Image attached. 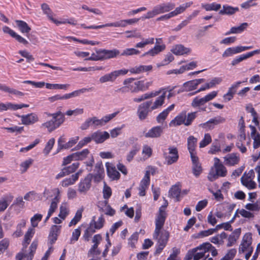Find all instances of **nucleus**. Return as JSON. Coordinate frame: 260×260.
<instances>
[{
  "mask_svg": "<svg viewBox=\"0 0 260 260\" xmlns=\"http://www.w3.org/2000/svg\"><path fill=\"white\" fill-rule=\"evenodd\" d=\"M55 143L54 138H51L47 142L44 149H43V153L45 155H48L51 150L52 149Z\"/></svg>",
  "mask_w": 260,
  "mask_h": 260,
  "instance_id": "obj_59",
  "label": "nucleus"
},
{
  "mask_svg": "<svg viewBox=\"0 0 260 260\" xmlns=\"http://www.w3.org/2000/svg\"><path fill=\"white\" fill-rule=\"evenodd\" d=\"M166 49L165 44L155 45L152 48L142 55V56H155Z\"/></svg>",
  "mask_w": 260,
  "mask_h": 260,
  "instance_id": "obj_38",
  "label": "nucleus"
},
{
  "mask_svg": "<svg viewBox=\"0 0 260 260\" xmlns=\"http://www.w3.org/2000/svg\"><path fill=\"white\" fill-rule=\"evenodd\" d=\"M82 171L80 170L77 173L73 174L70 178H66L62 180L61 184L63 187H67L73 185L78 179L79 176L81 174Z\"/></svg>",
  "mask_w": 260,
  "mask_h": 260,
  "instance_id": "obj_43",
  "label": "nucleus"
},
{
  "mask_svg": "<svg viewBox=\"0 0 260 260\" xmlns=\"http://www.w3.org/2000/svg\"><path fill=\"white\" fill-rule=\"evenodd\" d=\"M215 171L219 177H224L227 174V170L224 166L220 162V159L217 157L214 158Z\"/></svg>",
  "mask_w": 260,
  "mask_h": 260,
  "instance_id": "obj_30",
  "label": "nucleus"
},
{
  "mask_svg": "<svg viewBox=\"0 0 260 260\" xmlns=\"http://www.w3.org/2000/svg\"><path fill=\"white\" fill-rule=\"evenodd\" d=\"M139 151V148L138 147L136 146L133 147V149L126 155V160L129 162H131Z\"/></svg>",
  "mask_w": 260,
  "mask_h": 260,
  "instance_id": "obj_62",
  "label": "nucleus"
},
{
  "mask_svg": "<svg viewBox=\"0 0 260 260\" xmlns=\"http://www.w3.org/2000/svg\"><path fill=\"white\" fill-rule=\"evenodd\" d=\"M128 73L126 69H121L113 71L109 74H107L102 76L99 81L101 83H104L107 82H114L116 78L120 75H124Z\"/></svg>",
  "mask_w": 260,
  "mask_h": 260,
  "instance_id": "obj_7",
  "label": "nucleus"
},
{
  "mask_svg": "<svg viewBox=\"0 0 260 260\" xmlns=\"http://www.w3.org/2000/svg\"><path fill=\"white\" fill-rule=\"evenodd\" d=\"M92 174H88L84 179L81 180L78 184V191L81 193H86L91 187Z\"/></svg>",
  "mask_w": 260,
  "mask_h": 260,
  "instance_id": "obj_13",
  "label": "nucleus"
},
{
  "mask_svg": "<svg viewBox=\"0 0 260 260\" xmlns=\"http://www.w3.org/2000/svg\"><path fill=\"white\" fill-rule=\"evenodd\" d=\"M198 139L193 136H190L187 139V149L189 152L190 156L197 155L196 147Z\"/></svg>",
  "mask_w": 260,
  "mask_h": 260,
  "instance_id": "obj_36",
  "label": "nucleus"
},
{
  "mask_svg": "<svg viewBox=\"0 0 260 260\" xmlns=\"http://www.w3.org/2000/svg\"><path fill=\"white\" fill-rule=\"evenodd\" d=\"M252 48V46H236L227 48L222 53V56L226 58L232 56L234 54L239 53L244 51Z\"/></svg>",
  "mask_w": 260,
  "mask_h": 260,
  "instance_id": "obj_16",
  "label": "nucleus"
},
{
  "mask_svg": "<svg viewBox=\"0 0 260 260\" xmlns=\"http://www.w3.org/2000/svg\"><path fill=\"white\" fill-rule=\"evenodd\" d=\"M92 87L89 88H83L79 90H77L73 91L72 92L69 93H66L63 95H61V100H67L74 97L78 96L81 93H83L85 92L90 91L92 89Z\"/></svg>",
  "mask_w": 260,
  "mask_h": 260,
  "instance_id": "obj_42",
  "label": "nucleus"
},
{
  "mask_svg": "<svg viewBox=\"0 0 260 260\" xmlns=\"http://www.w3.org/2000/svg\"><path fill=\"white\" fill-rule=\"evenodd\" d=\"M169 194L172 198H175L176 201H179L181 194V189L178 186H173L169 191Z\"/></svg>",
  "mask_w": 260,
  "mask_h": 260,
  "instance_id": "obj_54",
  "label": "nucleus"
},
{
  "mask_svg": "<svg viewBox=\"0 0 260 260\" xmlns=\"http://www.w3.org/2000/svg\"><path fill=\"white\" fill-rule=\"evenodd\" d=\"M224 164L228 166H234L239 164L240 158L238 153H232L223 157Z\"/></svg>",
  "mask_w": 260,
  "mask_h": 260,
  "instance_id": "obj_21",
  "label": "nucleus"
},
{
  "mask_svg": "<svg viewBox=\"0 0 260 260\" xmlns=\"http://www.w3.org/2000/svg\"><path fill=\"white\" fill-rule=\"evenodd\" d=\"M70 212L69 207L66 203H62L59 207L58 217L64 220Z\"/></svg>",
  "mask_w": 260,
  "mask_h": 260,
  "instance_id": "obj_50",
  "label": "nucleus"
},
{
  "mask_svg": "<svg viewBox=\"0 0 260 260\" xmlns=\"http://www.w3.org/2000/svg\"><path fill=\"white\" fill-rule=\"evenodd\" d=\"M14 198L11 193L4 195L0 199V212H4L9 206Z\"/></svg>",
  "mask_w": 260,
  "mask_h": 260,
  "instance_id": "obj_32",
  "label": "nucleus"
},
{
  "mask_svg": "<svg viewBox=\"0 0 260 260\" xmlns=\"http://www.w3.org/2000/svg\"><path fill=\"white\" fill-rule=\"evenodd\" d=\"M142 154L143 157L141 158V160H145L150 157L152 154V149L149 146L144 145L142 148Z\"/></svg>",
  "mask_w": 260,
  "mask_h": 260,
  "instance_id": "obj_53",
  "label": "nucleus"
},
{
  "mask_svg": "<svg viewBox=\"0 0 260 260\" xmlns=\"http://www.w3.org/2000/svg\"><path fill=\"white\" fill-rule=\"evenodd\" d=\"M212 141V139L209 134H205L203 139L200 142L199 146L200 148H204L209 144Z\"/></svg>",
  "mask_w": 260,
  "mask_h": 260,
  "instance_id": "obj_61",
  "label": "nucleus"
},
{
  "mask_svg": "<svg viewBox=\"0 0 260 260\" xmlns=\"http://www.w3.org/2000/svg\"><path fill=\"white\" fill-rule=\"evenodd\" d=\"M171 51L175 55H182L187 54L191 52L189 48L185 47L183 45L179 44L174 46L171 49Z\"/></svg>",
  "mask_w": 260,
  "mask_h": 260,
  "instance_id": "obj_40",
  "label": "nucleus"
},
{
  "mask_svg": "<svg viewBox=\"0 0 260 260\" xmlns=\"http://www.w3.org/2000/svg\"><path fill=\"white\" fill-rule=\"evenodd\" d=\"M90 152L88 149H84L83 150L74 153L75 160H82L85 159L89 155Z\"/></svg>",
  "mask_w": 260,
  "mask_h": 260,
  "instance_id": "obj_52",
  "label": "nucleus"
},
{
  "mask_svg": "<svg viewBox=\"0 0 260 260\" xmlns=\"http://www.w3.org/2000/svg\"><path fill=\"white\" fill-rule=\"evenodd\" d=\"M43 215L41 214H36L30 218L31 225L32 228L38 226L39 222L42 220Z\"/></svg>",
  "mask_w": 260,
  "mask_h": 260,
  "instance_id": "obj_60",
  "label": "nucleus"
},
{
  "mask_svg": "<svg viewBox=\"0 0 260 260\" xmlns=\"http://www.w3.org/2000/svg\"><path fill=\"white\" fill-rule=\"evenodd\" d=\"M79 139V137L76 136L72 138L68 142L64 143L66 142L65 138L62 136L60 137L57 141V153L60 151L62 149H68L71 148L77 143Z\"/></svg>",
  "mask_w": 260,
  "mask_h": 260,
  "instance_id": "obj_11",
  "label": "nucleus"
},
{
  "mask_svg": "<svg viewBox=\"0 0 260 260\" xmlns=\"http://www.w3.org/2000/svg\"><path fill=\"white\" fill-rule=\"evenodd\" d=\"M152 66L151 65H140L131 68L129 70H127L128 72L129 71L131 74H139L144 72L150 71L152 70Z\"/></svg>",
  "mask_w": 260,
  "mask_h": 260,
  "instance_id": "obj_39",
  "label": "nucleus"
},
{
  "mask_svg": "<svg viewBox=\"0 0 260 260\" xmlns=\"http://www.w3.org/2000/svg\"><path fill=\"white\" fill-rule=\"evenodd\" d=\"M8 110H17V104L11 103H6V104L1 103L0 111H7Z\"/></svg>",
  "mask_w": 260,
  "mask_h": 260,
  "instance_id": "obj_58",
  "label": "nucleus"
},
{
  "mask_svg": "<svg viewBox=\"0 0 260 260\" xmlns=\"http://www.w3.org/2000/svg\"><path fill=\"white\" fill-rule=\"evenodd\" d=\"M59 196L60 190L58 188H54L51 189H45L43 192V196L46 199H49V198L54 196V198L52 200L50 204H52L53 202H54L56 203V208H57V205L59 202Z\"/></svg>",
  "mask_w": 260,
  "mask_h": 260,
  "instance_id": "obj_15",
  "label": "nucleus"
},
{
  "mask_svg": "<svg viewBox=\"0 0 260 260\" xmlns=\"http://www.w3.org/2000/svg\"><path fill=\"white\" fill-rule=\"evenodd\" d=\"M202 7L205 9L207 11H217L221 8V5L216 3H213L211 4H202Z\"/></svg>",
  "mask_w": 260,
  "mask_h": 260,
  "instance_id": "obj_56",
  "label": "nucleus"
},
{
  "mask_svg": "<svg viewBox=\"0 0 260 260\" xmlns=\"http://www.w3.org/2000/svg\"><path fill=\"white\" fill-rule=\"evenodd\" d=\"M35 230L34 228L30 227L28 229L24 235V241L23 243V245L24 247H27V245L29 244L31 239L32 238L35 234Z\"/></svg>",
  "mask_w": 260,
  "mask_h": 260,
  "instance_id": "obj_47",
  "label": "nucleus"
},
{
  "mask_svg": "<svg viewBox=\"0 0 260 260\" xmlns=\"http://www.w3.org/2000/svg\"><path fill=\"white\" fill-rule=\"evenodd\" d=\"M238 8H234L229 5H223L222 9L219 12L220 15H233L238 11Z\"/></svg>",
  "mask_w": 260,
  "mask_h": 260,
  "instance_id": "obj_48",
  "label": "nucleus"
},
{
  "mask_svg": "<svg viewBox=\"0 0 260 260\" xmlns=\"http://www.w3.org/2000/svg\"><path fill=\"white\" fill-rule=\"evenodd\" d=\"M260 53V49H257L254 50L253 51L248 52L246 54H242L239 56H238L234 58L231 62V64L233 66L237 65L240 62L244 60H245L255 54H259Z\"/></svg>",
  "mask_w": 260,
  "mask_h": 260,
  "instance_id": "obj_31",
  "label": "nucleus"
},
{
  "mask_svg": "<svg viewBox=\"0 0 260 260\" xmlns=\"http://www.w3.org/2000/svg\"><path fill=\"white\" fill-rule=\"evenodd\" d=\"M241 83V81L237 82L229 88L228 92L223 96L224 101L229 102L233 98L234 95L236 92L237 88L239 87Z\"/></svg>",
  "mask_w": 260,
  "mask_h": 260,
  "instance_id": "obj_34",
  "label": "nucleus"
},
{
  "mask_svg": "<svg viewBox=\"0 0 260 260\" xmlns=\"http://www.w3.org/2000/svg\"><path fill=\"white\" fill-rule=\"evenodd\" d=\"M107 175L113 180H118L120 177V173L116 170L115 167L111 163L106 164Z\"/></svg>",
  "mask_w": 260,
  "mask_h": 260,
  "instance_id": "obj_29",
  "label": "nucleus"
},
{
  "mask_svg": "<svg viewBox=\"0 0 260 260\" xmlns=\"http://www.w3.org/2000/svg\"><path fill=\"white\" fill-rule=\"evenodd\" d=\"M157 91H160L159 94H161V95L157 97L154 101L152 100L147 101L153 111L161 108L165 103L166 90L164 89L159 88Z\"/></svg>",
  "mask_w": 260,
  "mask_h": 260,
  "instance_id": "obj_9",
  "label": "nucleus"
},
{
  "mask_svg": "<svg viewBox=\"0 0 260 260\" xmlns=\"http://www.w3.org/2000/svg\"><path fill=\"white\" fill-rule=\"evenodd\" d=\"M61 227V225H57L51 226L48 237V241L51 245L56 241L57 237L60 233Z\"/></svg>",
  "mask_w": 260,
  "mask_h": 260,
  "instance_id": "obj_26",
  "label": "nucleus"
},
{
  "mask_svg": "<svg viewBox=\"0 0 260 260\" xmlns=\"http://www.w3.org/2000/svg\"><path fill=\"white\" fill-rule=\"evenodd\" d=\"M168 203L165 200V203L159 209L155 220V228L153 234V238L157 241L155 254H159L166 246L170 234L169 232L163 230V226L167 217L166 208Z\"/></svg>",
  "mask_w": 260,
  "mask_h": 260,
  "instance_id": "obj_1",
  "label": "nucleus"
},
{
  "mask_svg": "<svg viewBox=\"0 0 260 260\" xmlns=\"http://www.w3.org/2000/svg\"><path fill=\"white\" fill-rule=\"evenodd\" d=\"M251 129L250 136L253 142V147L254 149H257L260 146V133L257 132L255 127L254 126L250 125Z\"/></svg>",
  "mask_w": 260,
  "mask_h": 260,
  "instance_id": "obj_35",
  "label": "nucleus"
},
{
  "mask_svg": "<svg viewBox=\"0 0 260 260\" xmlns=\"http://www.w3.org/2000/svg\"><path fill=\"white\" fill-rule=\"evenodd\" d=\"M252 236L250 233H246L242 238L239 248V253H245V257L248 260L253 252L252 244Z\"/></svg>",
  "mask_w": 260,
  "mask_h": 260,
  "instance_id": "obj_5",
  "label": "nucleus"
},
{
  "mask_svg": "<svg viewBox=\"0 0 260 260\" xmlns=\"http://www.w3.org/2000/svg\"><path fill=\"white\" fill-rule=\"evenodd\" d=\"M205 79L201 78L186 82L183 84V90L178 91V93L183 91H189L194 90L197 88L199 84L203 83Z\"/></svg>",
  "mask_w": 260,
  "mask_h": 260,
  "instance_id": "obj_20",
  "label": "nucleus"
},
{
  "mask_svg": "<svg viewBox=\"0 0 260 260\" xmlns=\"http://www.w3.org/2000/svg\"><path fill=\"white\" fill-rule=\"evenodd\" d=\"M94 179L96 182L101 181L104 178L105 172L102 164H96L94 169Z\"/></svg>",
  "mask_w": 260,
  "mask_h": 260,
  "instance_id": "obj_41",
  "label": "nucleus"
},
{
  "mask_svg": "<svg viewBox=\"0 0 260 260\" xmlns=\"http://www.w3.org/2000/svg\"><path fill=\"white\" fill-rule=\"evenodd\" d=\"M186 118V112L185 111H182L170 123V126H178L185 123V119Z\"/></svg>",
  "mask_w": 260,
  "mask_h": 260,
  "instance_id": "obj_33",
  "label": "nucleus"
},
{
  "mask_svg": "<svg viewBox=\"0 0 260 260\" xmlns=\"http://www.w3.org/2000/svg\"><path fill=\"white\" fill-rule=\"evenodd\" d=\"M225 118L221 116H216L208 120V121L199 124V127L205 129L206 131H210L213 129L216 125L224 122Z\"/></svg>",
  "mask_w": 260,
  "mask_h": 260,
  "instance_id": "obj_12",
  "label": "nucleus"
},
{
  "mask_svg": "<svg viewBox=\"0 0 260 260\" xmlns=\"http://www.w3.org/2000/svg\"><path fill=\"white\" fill-rule=\"evenodd\" d=\"M64 120L65 119H63L62 118H58L57 119L49 120L43 123L40 125V128H46L49 132H51L62 124Z\"/></svg>",
  "mask_w": 260,
  "mask_h": 260,
  "instance_id": "obj_14",
  "label": "nucleus"
},
{
  "mask_svg": "<svg viewBox=\"0 0 260 260\" xmlns=\"http://www.w3.org/2000/svg\"><path fill=\"white\" fill-rule=\"evenodd\" d=\"M254 177V172L251 170L247 173L244 174L241 178V182L248 189H254L256 187V183L253 181Z\"/></svg>",
  "mask_w": 260,
  "mask_h": 260,
  "instance_id": "obj_6",
  "label": "nucleus"
},
{
  "mask_svg": "<svg viewBox=\"0 0 260 260\" xmlns=\"http://www.w3.org/2000/svg\"><path fill=\"white\" fill-rule=\"evenodd\" d=\"M163 133V128L160 126H156L152 127L147 133L144 134V136L147 138H157L161 136Z\"/></svg>",
  "mask_w": 260,
  "mask_h": 260,
  "instance_id": "obj_24",
  "label": "nucleus"
},
{
  "mask_svg": "<svg viewBox=\"0 0 260 260\" xmlns=\"http://www.w3.org/2000/svg\"><path fill=\"white\" fill-rule=\"evenodd\" d=\"M83 211V209H79L76 211L75 216L70 222L69 226L71 227L75 225L80 221L82 218Z\"/></svg>",
  "mask_w": 260,
  "mask_h": 260,
  "instance_id": "obj_55",
  "label": "nucleus"
},
{
  "mask_svg": "<svg viewBox=\"0 0 260 260\" xmlns=\"http://www.w3.org/2000/svg\"><path fill=\"white\" fill-rule=\"evenodd\" d=\"M192 4V2H189L182 4L179 7H177L173 11H172V14L173 17L183 13L185 10Z\"/></svg>",
  "mask_w": 260,
  "mask_h": 260,
  "instance_id": "obj_51",
  "label": "nucleus"
},
{
  "mask_svg": "<svg viewBox=\"0 0 260 260\" xmlns=\"http://www.w3.org/2000/svg\"><path fill=\"white\" fill-rule=\"evenodd\" d=\"M248 26V23L246 22L241 24L239 26L232 27L230 30L225 33V35L231 34H239L243 32Z\"/></svg>",
  "mask_w": 260,
  "mask_h": 260,
  "instance_id": "obj_45",
  "label": "nucleus"
},
{
  "mask_svg": "<svg viewBox=\"0 0 260 260\" xmlns=\"http://www.w3.org/2000/svg\"><path fill=\"white\" fill-rule=\"evenodd\" d=\"M110 137L109 134L107 132L97 131L93 133L91 138L96 143H101Z\"/></svg>",
  "mask_w": 260,
  "mask_h": 260,
  "instance_id": "obj_27",
  "label": "nucleus"
},
{
  "mask_svg": "<svg viewBox=\"0 0 260 260\" xmlns=\"http://www.w3.org/2000/svg\"><path fill=\"white\" fill-rule=\"evenodd\" d=\"M175 7L173 3H163L155 6L152 10L148 11L146 16L145 19H150L160 14L169 12L172 10Z\"/></svg>",
  "mask_w": 260,
  "mask_h": 260,
  "instance_id": "obj_4",
  "label": "nucleus"
},
{
  "mask_svg": "<svg viewBox=\"0 0 260 260\" xmlns=\"http://www.w3.org/2000/svg\"><path fill=\"white\" fill-rule=\"evenodd\" d=\"M152 81L145 82L144 80L135 81L133 78H127L123 82V85H126L129 92L132 93L147 90L152 85Z\"/></svg>",
  "mask_w": 260,
  "mask_h": 260,
  "instance_id": "obj_2",
  "label": "nucleus"
},
{
  "mask_svg": "<svg viewBox=\"0 0 260 260\" xmlns=\"http://www.w3.org/2000/svg\"><path fill=\"white\" fill-rule=\"evenodd\" d=\"M38 246V241H34L31 244L29 248V252H27L26 251V248L25 246H23L22 248V251L24 252V260H32L34 255V254L36 252V250Z\"/></svg>",
  "mask_w": 260,
  "mask_h": 260,
  "instance_id": "obj_23",
  "label": "nucleus"
},
{
  "mask_svg": "<svg viewBox=\"0 0 260 260\" xmlns=\"http://www.w3.org/2000/svg\"><path fill=\"white\" fill-rule=\"evenodd\" d=\"M148 173L145 174L138 188L139 191V194L142 197L145 195V191L148 188L150 184V177L148 176Z\"/></svg>",
  "mask_w": 260,
  "mask_h": 260,
  "instance_id": "obj_28",
  "label": "nucleus"
},
{
  "mask_svg": "<svg viewBox=\"0 0 260 260\" xmlns=\"http://www.w3.org/2000/svg\"><path fill=\"white\" fill-rule=\"evenodd\" d=\"M241 229H236L228 237L227 246L231 247L239 239Z\"/></svg>",
  "mask_w": 260,
  "mask_h": 260,
  "instance_id": "obj_44",
  "label": "nucleus"
},
{
  "mask_svg": "<svg viewBox=\"0 0 260 260\" xmlns=\"http://www.w3.org/2000/svg\"><path fill=\"white\" fill-rule=\"evenodd\" d=\"M250 144V140L248 139L246 141V135H238L237 137V141L236 143V146L242 153H245L247 149L246 146H249Z\"/></svg>",
  "mask_w": 260,
  "mask_h": 260,
  "instance_id": "obj_17",
  "label": "nucleus"
},
{
  "mask_svg": "<svg viewBox=\"0 0 260 260\" xmlns=\"http://www.w3.org/2000/svg\"><path fill=\"white\" fill-rule=\"evenodd\" d=\"M175 104H173L160 112L156 118L157 122L158 123H162L166 119L169 113L173 110Z\"/></svg>",
  "mask_w": 260,
  "mask_h": 260,
  "instance_id": "obj_37",
  "label": "nucleus"
},
{
  "mask_svg": "<svg viewBox=\"0 0 260 260\" xmlns=\"http://www.w3.org/2000/svg\"><path fill=\"white\" fill-rule=\"evenodd\" d=\"M153 111L149 102L145 101L140 104L137 109V114L140 120L146 119L149 113Z\"/></svg>",
  "mask_w": 260,
  "mask_h": 260,
  "instance_id": "obj_8",
  "label": "nucleus"
},
{
  "mask_svg": "<svg viewBox=\"0 0 260 260\" xmlns=\"http://www.w3.org/2000/svg\"><path fill=\"white\" fill-rule=\"evenodd\" d=\"M212 247V245L208 242L204 243L196 248L191 249L194 250V260H200L203 258L205 253L210 250V248Z\"/></svg>",
  "mask_w": 260,
  "mask_h": 260,
  "instance_id": "obj_10",
  "label": "nucleus"
},
{
  "mask_svg": "<svg viewBox=\"0 0 260 260\" xmlns=\"http://www.w3.org/2000/svg\"><path fill=\"white\" fill-rule=\"evenodd\" d=\"M20 117L22 124L25 125H33L39 121V116L35 113L22 115Z\"/></svg>",
  "mask_w": 260,
  "mask_h": 260,
  "instance_id": "obj_18",
  "label": "nucleus"
},
{
  "mask_svg": "<svg viewBox=\"0 0 260 260\" xmlns=\"http://www.w3.org/2000/svg\"><path fill=\"white\" fill-rule=\"evenodd\" d=\"M41 8L44 13L47 15L49 19L51 20L53 22L56 24H61V21H58L57 20L54 18L51 14V11L49 7V6L46 4H43L41 6Z\"/></svg>",
  "mask_w": 260,
  "mask_h": 260,
  "instance_id": "obj_46",
  "label": "nucleus"
},
{
  "mask_svg": "<svg viewBox=\"0 0 260 260\" xmlns=\"http://www.w3.org/2000/svg\"><path fill=\"white\" fill-rule=\"evenodd\" d=\"M16 25L19 30L23 34H28L31 30V28L26 22L22 20H15Z\"/></svg>",
  "mask_w": 260,
  "mask_h": 260,
  "instance_id": "obj_49",
  "label": "nucleus"
},
{
  "mask_svg": "<svg viewBox=\"0 0 260 260\" xmlns=\"http://www.w3.org/2000/svg\"><path fill=\"white\" fill-rule=\"evenodd\" d=\"M94 217L93 218V220H92L91 222H92V224L94 225V229H101L104 223L105 222V220L103 216H101L99 217L98 220L95 221L94 220Z\"/></svg>",
  "mask_w": 260,
  "mask_h": 260,
  "instance_id": "obj_63",
  "label": "nucleus"
},
{
  "mask_svg": "<svg viewBox=\"0 0 260 260\" xmlns=\"http://www.w3.org/2000/svg\"><path fill=\"white\" fill-rule=\"evenodd\" d=\"M190 157L192 164V173L195 176L198 177L202 172V168L199 161V157L197 155L191 156Z\"/></svg>",
  "mask_w": 260,
  "mask_h": 260,
  "instance_id": "obj_25",
  "label": "nucleus"
},
{
  "mask_svg": "<svg viewBox=\"0 0 260 260\" xmlns=\"http://www.w3.org/2000/svg\"><path fill=\"white\" fill-rule=\"evenodd\" d=\"M70 85L68 84H51V83H46V87L47 89H63L67 90Z\"/></svg>",
  "mask_w": 260,
  "mask_h": 260,
  "instance_id": "obj_57",
  "label": "nucleus"
},
{
  "mask_svg": "<svg viewBox=\"0 0 260 260\" xmlns=\"http://www.w3.org/2000/svg\"><path fill=\"white\" fill-rule=\"evenodd\" d=\"M3 30L4 33L9 34L19 43H21L24 45H27L28 44V42L25 39L21 37L20 35L17 34L8 26H5L3 27Z\"/></svg>",
  "mask_w": 260,
  "mask_h": 260,
  "instance_id": "obj_22",
  "label": "nucleus"
},
{
  "mask_svg": "<svg viewBox=\"0 0 260 260\" xmlns=\"http://www.w3.org/2000/svg\"><path fill=\"white\" fill-rule=\"evenodd\" d=\"M169 151L170 155L165 154V158L167 164L168 165H171L177 161L179 155L178 150L176 147H169Z\"/></svg>",
  "mask_w": 260,
  "mask_h": 260,
  "instance_id": "obj_19",
  "label": "nucleus"
},
{
  "mask_svg": "<svg viewBox=\"0 0 260 260\" xmlns=\"http://www.w3.org/2000/svg\"><path fill=\"white\" fill-rule=\"evenodd\" d=\"M120 54V51L116 49L113 50L95 49V52L92 53L86 60H103L116 57Z\"/></svg>",
  "mask_w": 260,
  "mask_h": 260,
  "instance_id": "obj_3",
  "label": "nucleus"
},
{
  "mask_svg": "<svg viewBox=\"0 0 260 260\" xmlns=\"http://www.w3.org/2000/svg\"><path fill=\"white\" fill-rule=\"evenodd\" d=\"M206 103L205 98H199V97H196L193 99L191 103V106L193 107H199L204 105Z\"/></svg>",
  "mask_w": 260,
  "mask_h": 260,
  "instance_id": "obj_64",
  "label": "nucleus"
}]
</instances>
